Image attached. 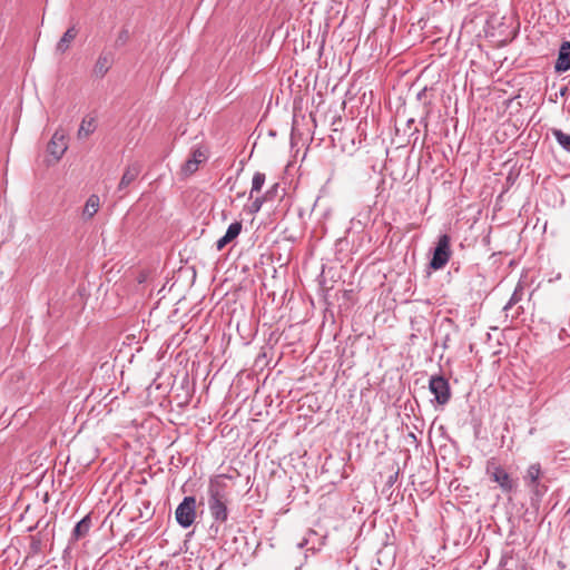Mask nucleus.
Here are the masks:
<instances>
[{
	"instance_id": "10",
	"label": "nucleus",
	"mask_w": 570,
	"mask_h": 570,
	"mask_svg": "<svg viewBox=\"0 0 570 570\" xmlns=\"http://www.w3.org/2000/svg\"><path fill=\"white\" fill-rule=\"evenodd\" d=\"M554 69L557 72H564L570 69V41L561 43Z\"/></svg>"
},
{
	"instance_id": "11",
	"label": "nucleus",
	"mask_w": 570,
	"mask_h": 570,
	"mask_svg": "<svg viewBox=\"0 0 570 570\" xmlns=\"http://www.w3.org/2000/svg\"><path fill=\"white\" fill-rule=\"evenodd\" d=\"M541 476V466L538 463L531 464L527 473L524 475V481L529 488L535 493L541 494V490L539 488V479Z\"/></svg>"
},
{
	"instance_id": "9",
	"label": "nucleus",
	"mask_w": 570,
	"mask_h": 570,
	"mask_svg": "<svg viewBox=\"0 0 570 570\" xmlns=\"http://www.w3.org/2000/svg\"><path fill=\"white\" fill-rule=\"evenodd\" d=\"M141 171V166L139 163H132L129 164L120 178V181L118 184V191H125L129 185L136 180V178L139 176Z\"/></svg>"
},
{
	"instance_id": "4",
	"label": "nucleus",
	"mask_w": 570,
	"mask_h": 570,
	"mask_svg": "<svg viewBox=\"0 0 570 570\" xmlns=\"http://www.w3.org/2000/svg\"><path fill=\"white\" fill-rule=\"evenodd\" d=\"M175 517L180 527H190L196 519V499L194 497H185L176 508Z\"/></svg>"
},
{
	"instance_id": "6",
	"label": "nucleus",
	"mask_w": 570,
	"mask_h": 570,
	"mask_svg": "<svg viewBox=\"0 0 570 570\" xmlns=\"http://www.w3.org/2000/svg\"><path fill=\"white\" fill-rule=\"evenodd\" d=\"M208 159V151L204 147H196L193 149L190 156L186 159L180 168V175L186 178L196 173L199 165Z\"/></svg>"
},
{
	"instance_id": "8",
	"label": "nucleus",
	"mask_w": 570,
	"mask_h": 570,
	"mask_svg": "<svg viewBox=\"0 0 570 570\" xmlns=\"http://www.w3.org/2000/svg\"><path fill=\"white\" fill-rule=\"evenodd\" d=\"M114 63V55L110 51H102L92 68V75L96 78H104L106 73L109 71Z\"/></svg>"
},
{
	"instance_id": "21",
	"label": "nucleus",
	"mask_w": 570,
	"mask_h": 570,
	"mask_svg": "<svg viewBox=\"0 0 570 570\" xmlns=\"http://www.w3.org/2000/svg\"><path fill=\"white\" fill-rule=\"evenodd\" d=\"M512 303H513V297L511 298V301H509V304L505 306V308H508Z\"/></svg>"
},
{
	"instance_id": "18",
	"label": "nucleus",
	"mask_w": 570,
	"mask_h": 570,
	"mask_svg": "<svg viewBox=\"0 0 570 570\" xmlns=\"http://www.w3.org/2000/svg\"><path fill=\"white\" fill-rule=\"evenodd\" d=\"M265 174L263 173H255L254 176H253V180H252V189H250V196L254 194V193H257L262 189V187L264 186L265 184Z\"/></svg>"
},
{
	"instance_id": "17",
	"label": "nucleus",
	"mask_w": 570,
	"mask_h": 570,
	"mask_svg": "<svg viewBox=\"0 0 570 570\" xmlns=\"http://www.w3.org/2000/svg\"><path fill=\"white\" fill-rule=\"evenodd\" d=\"M90 519L89 517H85L82 520H80L75 529H73V535L79 539L81 538L82 535H85L88 531H89V528H90Z\"/></svg>"
},
{
	"instance_id": "7",
	"label": "nucleus",
	"mask_w": 570,
	"mask_h": 570,
	"mask_svg": "<svg viewBox=\"0 0 570 570\" xmlns=\"http://www.w3.org/2000/svg\"><path fill=\"white\" fill-rule=\"evenodd\" d=\"M429 387L439 404L444 405L449 402L451 397L450 385L443 376H432Z\"/></svg>"
},
{
	"instance_id": "16",
	"label": "nucleus",
	"mask_w": 570,
	"mask_h": 570,
	"mask_svg": "<svg viewBox=\"0 0 570 570\" xmlns=\"http://www.w3.org/2000/svg\"><path fill=\"white\" fill-rule=\"evenodd\" d=\"M552 135L563 149L570 153V135L564 134L560 129H552Z\"/></svg>"
},
{
	"instance_id": "1",
	"label": "nucleus",
	"mask_w": 570,
	"mask_h": 570,
	"mask_svg": "<svg viewBox=\"0 0 570 570\" xmlns=\"http://www.w3.org/2000/svg\"><path fill=\"white\" fill-rule=\"evenodd\" d=\"M208 509L213 519L224 523L228 519L229 494L227 484L220 479H212L208 485Z\"/></svg>"
},
{
	"instance_id": "19",
	"label": "nucleus",
	"mask_w": 570,
	"mask_h": 570,
	"mask_svg": "<svg viewBox=\"0 0 570 570\" xmlns=\"http://www.w3.org/2000/svg\"><path fill=\"white\" fill-rule=\"evenodd\" d=\"M265 200V197H257L253 204H252V212L256 213L261 209L263 203Z\"/></svg>"
},
{
	"instance_id": "2",
	"label": "nucleus",
	"mask_w": 570,
	"mask_h": 570,
	"mask_svg": "<svg viewBox=\"0 0 570 570\" xmlns=\"http://www.w3.org/2000/svg\"><path fill=\"white\" fill-rule=\"evenodd\" d=\"M485 474L491 482L499 485L503 493L512 492L517 482L505 471V469L498 462L495 458H490L485 463Z\"/></svg>"
},
{
	"instance_id": "15",
	"label": "nucleus",
	"mask_w": 570,
	"mask_h": 570,
	"mask_svg": "<svg viewBox=\"0 0 570 570\" xmlns=\"http://www.w3.org/2000/svg\"><path fill=\"white\" fill-rule=\"evenodd\" d=\"M100 207V199L97 195H90L87 199L83 210H82V217L85 219H90L95 216V214L98 212Z\"/></svg>"
},
{
	"instance_id": "14",
	"label": "nucleus",
	"mask_w": 570,
	"mask_h": 570,
	"mask_svg": "<svg viewBox=\"0 0 570 570\" xmlns=\"http://www.w3.org/2000/svg\"><path fill=\"white\" fill-rule=\"evenodd\" d=\"M96 130V119L90 116H86L77 131V136L79 139L88 138Z\"/></svg>"
},
{
	"instance_id": "3",
	"label": "nucleus",
	"mask_w": 570,
	"mask_h": 570,
	"mask_svg": "<svg viewBox=\"0 0 570 570\" xmlns=\"http://www.w3.org/2000/svg\"><path fill=\"white\" fill-rule=\"evenodd\" d=\"M451 255L452 250L450 236L446 234L441 235L434 248L433 256L430 262V267L434 271L442 269L450 261Z\"/></svg>"
},
{
	"instance_id": "20",
	"label": "nucleus",
	"mask_w": 570,
	"mask_h": 570,
	"mask_svg": "<svg viewBox=\"0 0 570 570\" xmlns=\"http://www.w3.org/2000/svg\"><path fill=\"white\" fill-rule=\"evenodd\" d=\"M128 37H129L128 31H127V30H122V31L119 33V36H118L117 42H121V43H124V42H126V41H127Z\"/></svg>"
},
{
	"instance_id": "5",
	"label": "nucleus",
	"mask_w": 570,
	"mask_h": 570,
	"mask_svg": "<svg viewBox=\"0 0 570 570\" xmlns=\"http://www.w3.org/2000/svg\"><path fill=\"white\" fill-rule=\"evenodd\" d=\"M68 135L62 128H58L47 146V151L53 163L59 161L68 149Z\"/></svg>"
},
{
	"instance_id": "12",
	"label": "nucleus",
	"mask_w": 570,
	"mask_h": 570,
	"mask_svg": "<svg viewBox=\"0 0 570 570\" xmlns=\"http://www.w3.org/2000/svg\"><path fill=\"white\" fill-rule=\"evenodd\" d=\"M240 232H242V223L240 222L232 223L228 226L225 235L216 242L217 250H222L227 244L233 242L240 234Z\"/></svg>"
},
{
	"instance_id": "13",
	"label": "nucleus",
	"mask_w": 570,
	"mask_h": 570,
	"mask_svg": "<svg viewBox=\"0 0 570 570\" xmlns=\"http://www.w3.org/2000/svg\"><path fill=\"white\" fill-rule=\"evenodd\" d=\"M78 35V29L75 26H71L67 29V31L62 35L60 40L56 45L57 53H65L70 48L72 41L76 39Z\"/></svg>"
}]
</instances>
